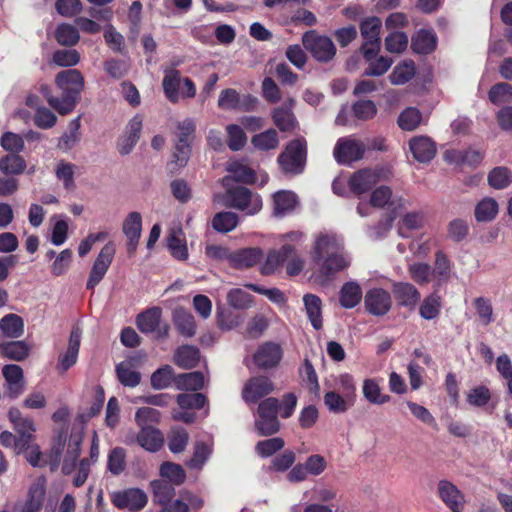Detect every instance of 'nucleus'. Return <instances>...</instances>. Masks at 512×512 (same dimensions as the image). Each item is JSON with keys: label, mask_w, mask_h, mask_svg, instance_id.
<instances>
[{"label": "nucleus", "mask_w": 512, "mask_h": 512, "mask_svg": "<svg viewBox=\"0 0 512 512\" xmlns=\"http://www.w3.org/2000/svg\"><path fill=\"white\" fill-rule=\"evenodd\" d=\"M55 84L62 91V96L61 99H50V106L61 115H66L73 111L79 100L84 77L77 69L63 70L56 75Z\"/></svg>", "instance_id": "3"}, {"label": "nucleus", "mask_w": 512, "mask_h": 512, "mask_svg": "<svg viewBox=\"0 0 512 512\" xmlns=\"http://www.w3.org/2000/svg\"><path fill=\"white\" fill-rule=\"evenodd\" d=\"M160 475L168 480L172 485H180L186 479L184 469L172 462H164L160 467Z\"/></svg>", "instance_id": "55"}, {"label": "nucleus", "mask_w": 512, "mask_h": 512, "mask_svg": "<svg viewBox=\"0 0 512 512\" xmlns=\"http://www.w3.org/2000/svg\"><path fill=\"white\" fill-rule=\"evenodd\" d=\"M498 211L497 201L494 198L485 197L475 206V219L478 222H490L496 218Z\"/></svg>", "instance_id": "38"}, {"label": "nucleus", "mask_w": 512, "mask_h": 512, "mask_svg": "<svg viewBox=\"0 0 512 512\" xmlns=\"http://www.w3.org/2000/svg\"><path fill=\"white\" fill-rule=\"evenodd\" d=\"M381 26V19L376 16L368 17L360 23V32L365 40L360 51L368 61L375 58L380 51L381 42L379 35Z\"/></svg>", "instance_id": "8"}, {"label": "nucleus", "mask_w": 512, "mask_h": 512, "mask_svg": "<svg viewBox=\"0 0 512 512\" xmlns=\"http://www.w3.org/2000/svg\"><path fill=\"white\" fill-rule=\"evenodd\" d=\"M115 372L118 381L125 387L134 388L141 382V373L133 369L132 359L118 363Z\"/></svg>", "instance_id": "29"}, {"label": "nucleus", "mask_w": 512, "mask_h": 512, "mask_svg": "<svg viewBox=\"0 0 512 512\" xmlns=\"http://www.w3.org/2000/svg\"><path fill=\"white\" fill-rule=\"evenodd\" d=\"M214 202L225 207L243 211L247 215L257 214L263 205L260 195L244 186L230 188L224 195H215Z\"/></svg>", "instance_id": "4"}, {"label": "nucleus", "mask_w": 512, "mask_h": 512, "mask_svg": "<svg viewBox=\"0 0 512 512\" xmlns=\"http://www.w3.org/2000/svg\"><path fill=\"white\" fill-rule=\"evenodd\" d=\"M274 383L266 376L250 378L243 386L242 399L247 403H256L274 391Z\"/></svg>", "instance_id": "13"}, {"label": "nucleus", "mask_w": 512, "mask_h": 512, "mask_svg": "<svg viewBox=\"0 0 512 512\" xmlns=\"http://www.w3.org/2000/svg\"><path fill=\"white\" fill-rule=\"evenodd\" d=\"M0 330L5 337L18 338L24 332V323L17 314H7L0 320Z\"/></svg>", "instance_id": "42"}, {"label": "nucleus", "mask_w": 512, "mask_h": 512, "mask_svg": "<svg viewBox=\"0 0 512 512\" xmlns=\"http://www.w3.org/2000/svg\"><path fill=\"white\" fill-rule=\"evenodd\" d=\"M292 251V245L285 244L279 250L271 251L265 263L261 267V273L263 275H270L274 273L284 262L285 256Z\"/></svg>", "instance_id": "36"}, {"label": "nucleus", "mask_w": 512, "mask_h": 512, "mask_svg": "<svg viewBox=\"0 0 512 512\" xmlns=\"http://www.w3.org/2000/svg\"><path fill=\"white\" fill-rule=\"evenodd\" d=\"M230 176L223 178V183L230 181V178L236 182L253 183L256 179L254 171L240 161H232L227 166Z\"/></svg>", "instance_id": "37"}, {"label": "nucleus", "mask_w": 512, "mask_h": 512, "mask_svg": "<svg viewBox=\"0 0 512 512\" xmlns=\"http://www.w3.org/2000/svg\"><path fill=\"white\" fill-rule=\"evenodd\" d=\"M138 433L130 430L126 433L124 443L127 445L139 444L149 452L159 451L164 444L162 432L155 427H139Z\"/></svg>", "instance_id": "9"}, {"label": "nucleus", "mask_w": 512, "mask_h": 512, "mask_svg": "<svg viewBox=\"0 0 512 512\" xmlns=\"http://www.w3.org/2000/svg\"><path fill=\"white\" fill-rule=\"evenodd\" d=\"M415 75V64L412 60H406L396 65L389 75V79L394 85H403L410 81Z\"/></svg>", "instance_id": "47"}, {"label": "nucleus", "mask_w": 512, "mask_h": 512, "mask_svg": "<svg viewBox=\"0 0 512 512\" xmlns=\"http://www.w3.org/2000/svg\"><path fill=\"white\" fill-rule=\"evenodd\" d=\"M80 120L76 118L69 123L68 132L64 133L58 142V148L64 151L72 149L80 139Z\"/></svg>", "instance_id": "56"}, {"label": "nucleus", "mask_w": 512, "mask_h": 512, "mask_svg": "<svg viewBox=\"0 0 512 512\" xmlns=\"http://www.w3.org/2000/svg\"><path fill=\"white\" fill-rule=\"evenodd\" d=\"M279 400L268 397L259 402L256 410L254 429L259 436H272L281 428L278 419Z\"/></svg>", "instance_id": "6"}, {"label": "nucleus", "mask_w": 512, "mask_h": 512, "mask_svg": "<svg viewBox=\"0 0 512 512\" xmlns=\"http://www.w3.org/2000/svg\"><path fill=\"white\" fill-rule=\"evenodd\" d=\"M80 342L81 330L79 328H73L70 333L67 350L64 354H61L58 359L57 369L60 372H66L76 363Z\"/></svg>", "instance_id": "23"}, {"label": "nucleus", "mask_w": 512, "mask_h": 512, "mask_svg": "<svg viewBox=\"0 0 512 512\" xmlns=\"http://www.w3.org/2000/svg\"><path fill=\"white\" fill-rule=\"evenodd\" d=\"M200 360V351L192 345H183L179 347L174 355V363L181 368H194Z\"/></svg>", "instance_id": "33"}, {"label": "nucleus", "mask_w": 512, "mask_h": 512, "mask_svg": "<svg viewBox=\"0 0 512 512\" xmlns=\"http://www.w3.org/2000/svg\"><path fill=\"white\" fill-rule=\"evenodd\" d=\"M488 97L495 105L510 103L512 102V86L506 82L497 83L489 90Z\"/></svg>", "instance_id": "58"}, {"label": "nucleus", "mask_w": 512, "mask_h": 512, "mask_svg": "<svg viewBox=\"0 0 512 512\" xmlns=\"http://www.w3.org/2000/svg\"><path fill=\"white\" fill-rule=\"evenodd\" d=\"M284 445L285 442L281 437H273L259 441L255 445V451L260 457L267 458L281 450Z\"/></svg>", "instance_id": "63"}, {"label": "nucleus", "mask_w": 512, "mask_h": 512, "mask_svg": "<svg viewBox=\"0 0 512 512\" xmlns=\"http://www.w3.org/2000/svg\"><path fill=\"white\" fill-rule=\"evenodd\" d=\"M392 293L397 303L409 310L415 309L421 297L417 288L407 282H394L392 284Z\"/></svg>", "instance_id": "21"}, {"label": "nucleus", "mask_w": 512, "mask_h": 512, "mask_svg": "<svg viewBox=\"0 0 512 512\" xmlns=\"http://www.w3.org/2000/svg\"><path fill=\"white\" fill-rule=\"evenodd\" d=\"M409 147L414 159L421 163L430 162L436 155V144L427 136L413 137Z\"/></svg>", "instance_id": "22"}, {"label": "nucleus", "mask_w": 512, "mask_h": 512, "mask_svg": "<svg viewBox=\"0 0 512 512\" xmlns=\"http://www.w3.org/2000/svg\"><path fill=\"white\" fill-rule=\"evenodd\" d=\"M55 38L60 45L72 47L79 42L80 35L75 26L63 23L56 28Z\"/></svg>", "instance_id": "51"}, {"label": "nucleus", "mask_w": 512, "mask_h": 512, "mask_svg": "<svg viewBox=\"0 0 512 512\" xmlns=\"http://www.w3.org/2000/svg\"><path fill=\"white\" fill-rule=\"evenodd\" d=\"M437 45L436 34L429 29H420L411 39V48L418 54H430Z\"/></svg>", "instance_id": "27"}, {"label": "nucleus", "mask_w": 512, "mask_h": 512, "mask_svg": "<svg viewBox=\"0 0 512 512\" xmlns=\"http://www.w3.org/2000/svg\"><path fill=\"white\" fill-rule=\"evenodd\" d=\"M227 144L232 151L241 150L247 143V136L243 128L236 124H230L226 127Z\"/></svg>", "instance_id": "59"}, {"label": "nucleus", "mask_w": 512, "mask_h": 512, "mask_svg": "<svg viewBox=\"0 0 512 512\" xmlns=\"http://www.w3.org/2000/svg\"><path fill=\"white\" fill-rule=\"evenodd\" d=\"M173 323L178 332L187 338L196 334V322L194 316L185 308L177 307L172 315Z\"/></svg>", "instance_id": "26"}, {"label": "nucleus", "mask_w": 512, "mask_h": 512, "mask_svg": "<svg viewBox=\"0 0 512 512\" xmlns=\"http://www.w3.org/2000/svg\"><path fill=\"white\" fill-rule=\"evenodd\" d=\"M303 302L307 317L315 330H320L323 327L322 318V300L315 294H305Z\"/></svg>", "instance_id": "28"}, {"label": "nucleus", "mask_w": 512, "mask_h": 512, "mask_svg": "<svg viewBox=\"0 0 512 512\" xmlns=\"http://www.w3.org/2000/svg\"><path fill=\"white\" fill-rule=\"evenodd\" d=\"M438 493L442 501L452 512H460L463 505V496L458 488L447 480L438 483Z\"/></svg>", "instance_id": "24"}, {"label": "nucleus", "mask_w": 512, "mask_h": 512, "mask_svg": "<svg viewBox=\"0 0 512 512\" xmlns=\"http://www.w3.org/2000/svg\"><path fill=\"white\" fill-rule=\"evenodd\" d=\"M379 179V171L371 168H363L350 176L348 185L354 194L361 195L368 192Z\"/></svg>", "instance_id": "18"}, {"label": "nucleus", "mask_w": 512, "mask_h": 512, "mask_svg": "<svg viewBox=\"0 0 512 512\" xmlns=\"http://www.w3.org/2000/svg\"><path fill=\"white\" fill-rule=\"evenodd\" d=\"M297 203L296 195L291 191H278L273 195L274 214L283 216L294 210Z\"/></svg>", "instance_id": "40"}, {"label": "nucleus", "mask_w": 512, "mask_h": 512, "mask_svg": "<svg viewBox=\"0 0 512 512\" xmlns=\"http://www.w3.org/2000/svg\"><path fill=\"white\" fill-rule=\"evenodd\" d=\"M313 260L318 265L319 272L326 277L350 265L342 240L332 233H321L317 236L313 247Z\"/></svg>", "instance_id": "1"}, {"label": "nucleus", "mask_w": 512, "mask_h": 512, "mask_svg": "<svg viewBox=\"0 0 512 512\" xmlns=\"http://www.w3.org/2000/svg\"><path fill=\"white\" fill-rule=\"evenodd\" d=\"M67 433L59 430L53 438L50 449L45 453L47 465L51 472L58 470L62 460V472L65 475L72 473L80 456L82 438L79 434H71L66 444Z\"/></svg>", "instance_id": "2"}, {"label": "nucleus", "mask_w": 512, "mask_h": 512, "mask_svg": "<svg viewBox=\"0 0 512 512\" xmlns=\"http://www.w3.org/2000/svg\"><path fill=\"white\" fill-rule=\"evenodd\" d=\"M238 221L239 217L234 212H219L212 219V227L220 233H227L236 228Z\"/></svg>", "instance_id": "49"}, {"label": "nucleus", "mask_w": 512, "mask_h": 512, "mask_svg": "<svg viewBox=\"0 0 512 512\" xmlns=\"http://www.w3.org/2000/svg\"><path fill=\"white\" fill-rule=\"evenodd\" d=\"M252 145L261 151L274 150L279 146V137L275 129L270 128L251 138Z\"/></svg>", "instance_id": "45"}, {"label": "nucleus", "mask_w": 512, "mask_h": 512, "mask_svg": "<svg viewBox=\"0 0 512 512\" xmlns=\"http://www.w3.org/2000/svg\"><path fill=\"white\" fill-rule=\"evenodd\" d=\"M304 48L320 63H328L334 59L337 49L332 39L320 35L316 30H309L302 36Z\"/></svg>", "instance_id": "7"}, {"label": "nucleus", "mask_w": 512, "mask_h": 512, "mask_svg": "<svg viewBox=\"0 0 512 512\" xmlns=\"http://www.w3.org/2000/svg\"><path fill=\"white\" fill-rule=\"evenodd\" d=\"M370 204L376 208H383L388 205L391 208V213H397L398 210L406 207V200L402 197H392L390 187L381 185L372 191Z\"/></svg>", "instance_id": "19"}, {"label": "nucleus", "mask_w": 512, "mask_h": 512, "mask_svg": "<svg viewBox=\"0 0 512 512\" xmlns=\"http://www.w3.org/2000/svg\"><path fill=\"white\" fill-rule=\"evenodd\" d=\"M190 155L191 144L185 141H177L172 155V160L167 165L169 171L174 174L184 168L190 159Z\"/></svg>", "instance_id": "34"}, {"label": "nucleus", "mask_w": 512, "mask_h": 512, "mask_svg": "<svg viewBox=\"0 0 512 512\" xmlns=\"http://www.w3.org/2000/svg\"><path fill=\"white\" fill-rule=\"evenodd\" d=\"M75 170L76 165L65 160H60L55 167L56 178L62 182L63 187L67 191H74L76 188L75 184Z\"/></svg>", "instance_id": "41"}, {"label": "nucleus", "mask_w": 512, "mask_h": 512, "mask_svg": "<svg viewBox=\"0 0 512 512\" xmlns=\"http://www.w3.org/2000/svg\"><path fill=\"white\" fill-rule=\"evenodd\" d=\"M294 106L295 100L288 98L282 105L272 110V121L281 132L291 133L297 128L298 121L293 112Z\"/></svg>", "instance_id": "16"}, {"label": "nucleus", "mask_w": 512, "mask_h": 512, "mask_svg": "<svg viewBox=\"0 0 512 512\" xmlns=\"http://www.w3.org/2000/svg\"><path fill=\"white\" fill-rule=\"evenodd\" d=\"M362 392L365 399L372 404L382 405L390 400L389 395L381 393V388L374 379L364 380Z\"/></svg>", "instance_id": "50"}, {"label": "nucleus", "mask_w": 512, "mask_h": 512, "mask_svg": "<svg viewBox=\"0 0 512 512\" xmlns=\"http://www.w3.org/2000/svg\"><path fill=\"white\" fill-rule=\"evenodd\" d=\"M228 304L237 310H245L252 306L253 296L240 288L231 289L227 294Z\"/></svg>", "instance_id": "54"}, {"label": "nucleus", "mask_w": 512, "mask_h": 512, "mask_svg": "<svg viewBox=\"0 0 512 512\" xmlns=\"http://www.w3.org/2000/svg\"><path fill=\"white\" fill-rule=\"evenodd\" d=\"M108 470L113 475L121 474L126 468V451L122 447H115L108 456Z\"/></svg>", "instance_id": "61"}, {"label": "nucleus", "mask_w": 512, "mask_h": 512, "mask_svg": "<svg viewBox=\"0 0 512 512\" xmlns=\"http://www.w3.org/2000/svg\"><path fill=\"white\" fill-rule=\"evenodd\" d=\"M162 310L159 307L150 308L140 313L136 318L138 329L145 334L155 332L160 326Z\"/></svg>", "instance_id": "30"}, {"label": "nucleus", "mask_w": 512, "mask_h": 512, "mask_svg": "<svg viewBox=\"0 0 512 512\" xmlns=\"http://www.w3.org/2000/svg\"><path fill=\"white\" fill-rule=\"evenodd\" d=\"M282 358L280 345L273 342L263 343L253 356L254 363L262 369L276 367Z\"/></svg>", "instance_id": "20"}, {"label": "nucleus", "mask_w": 512, "mask_h": 512, "mask_svg": "<svg viewBox=\"0 0 512 512\" xmlns=\"http://www.w3.org/2000/svg\"><path fill=\"white\" fill-rule=\"evenodd\" d=\"M29 346L24 341L0 343V354L14 361H22L29 354Z\"/></svg>", "instance_id": "43"}, {"label": "nucleus", "mask_w": 512, "mask_h": 512, "mask_svg": "<svg viewBox=\"0 0 512 512\" xmlns=\"http://www.w3.org/2000/svg\"><path fill=\"white\" fill-rule=\"evenodd\" d=\"M176 383L178 388L199 391L205 386V378L201 372L195 371L179 375Z\"/></svg>", "instance_id": "53"}, {"label": "nucleus", "mask_w": 512, "mask_h": 512, "mask_svg": "<svg viewBox=\"0 0 512 512\" xmlns=\"http://www.w3.org/2000/svg\"><path fill=\"white\" fill-rule=\"evenodd\" d=\"M148 501L146 493L139 488H130L115 492L112 495L113 504L119 509H127L131 512L142 510Z\"/></svg>", "instance_id": "12"}, {"label": "nucleus", "mask_w": 512, "mask_h": 512, "mask_svg": "<svg viewBox=\"0 0 512 512\" xmlns=\"http://www.w3.org/2000/svg\"><path fill=\"white\" fill-rule=\"evenodd\" d=\"M263 257L260 248H244L232 252L230 256V265L236 269L249 268L256 265Z\"/></svg>", "instance_id": "25"}, {"label": "nucleus", "mask_w": 512, "mask_h": 512, "mask_svg": "<svg viewBox=\"0 0 512 512\" xmlns=\"http://www.w3.org/2000/svg\"><path fill=\"white\" fill-rule=\"evenodd\" d=\"M177 404L181 409H202L208 402L202 393H181L177 395Z\"/></svg>", "instance_id": "57"}, {"label": "nucleus", "mask_w": 512, "mask_h": 512, "mask_svg": "<svg viewBox=\"0 0 512 512\" xmlns=\"http://www.w3.org/2000/svg\"><path fill=\"white\" fill-rule=\"evenodd\" d=\"M306 160L307 143L303 138L290 141L277 158L281 171L289 175L301 174L305 169Z\"/></svg>", "instance_id": "5"}, {"label": "nucleus", "mask_w": 512, "mask_h": 512, "mask_svg": "<svg viewBox=\"0 0 512 512\" xmlns=\"http://www.w3.org/2000/svg\"><path fill=\"white\" fill-rule=\"evenodd\" d=\"M364 305L367 312L374 316L386 315L392 306L391 295L382 288H373L366 292Z\"/></svg>", "instance_id": "15"}, {"label": "nucleus", "mask_w": 512, "mask_h": 512, "mask_svg": "<svg viewBox=\"0 0 512 512\" xmlns=\"http://www.w3.org/2000/svg\"><path fill=\"white\" fill-rule=\"evenodd\" d=\"M167 246L173 255L178 260H186L188 258V250L186 241L181 228L172 229L167 237Z\"/></svg>", "instance_id": "35"}, {"label": "nucleus", "mask_w": 512, "mask_h": 512, "mask_svg": "<svg viewBox=\"0 0 512 512\" xmlns=\"http://www.w3.org/2000/svg\"><path fill=\"white\" fill-rule=\"evenodd\" d=\"M25 168L26 161L18 153L8 154L0 160V170L6 175H19Z\"/></svg>", "instance_id": "48"}, {"label": "nucleus", "mask_w": 512, "mask_h": 512, "mask_svg": "<svg viewBox=\"0 0 512 512\" xmlns=\"http://www.w3.org/2000/svg\"><path fill=\"white\" fill-rule=\"evenodd\" d=\"M115 255V246L112 242H108L103 246L97 258L95 259L92 269L89 274V278L86 284V288L92 290L97 286L104 278L109 266Z\"/></svg>", "instance_id": "11"}, {"label": "nucleus", "mask_w": 512, "mask_h": 512, "mask_svg": "<svg viewBox=\"0 0 512 512\" xmlns=\"http://www.w3.org/2000/svg\"><path fill=\"white\" fill-rule=\"evenodd\" d=\"M181 84L180 73L177 70H170L163 79V89L166 97L173 103L179 99V90Z\"/></svg>", "instance_id": "52"}, {"label": "nucleus", "mask_w": 512, "mask_h": 512, "mask_svg": "<svg viewBox=\"0 0 512 512\" xmlns=\"http://www.w3.org/2000/svg\"><path fill=\"white\" fill-rule=\"evenodd\" d=\"M122 231L127 237V252L130 257L134 256L142 231V216L139 212H130L123 221Z\"/></svg>", "instance_id": "17"}, {"label": "nucleus", "mask_w": 512, "mask_h": 512, "mask_svg": "<svg viewBox=\"0 0 512 512\" xmlns=\"http://www.w3.org/2000/svg\"><path fill=\"white\" fill-rule=\"evenodd\" d=\"M362 299V289L355 281L346 282L339 293V301L342 307L351 309L357 306Z\"/></svg>", "instance_id": "32"}, {"label": "nucleus", "mask_w": 512, "mask_h": 512, "mask_svg": "<svg viewBox=\"0 0 512 512\" xmlns=\"http://www.w3.org/2000/svg\"><path fill=\"white\" fill-rule=\"evenodd\" d=\"M188 441V432L182 427H175L168 436V447L172 453H180L185 450Z\"/></svg>", "instance_id": "60"}, {"label": "nucleus", "mask_w": 512, "mask_h": 512, "mask_svg": "<svg viewBox=\"0 0 512 512\" xmlns=\"http://www.w3.org/2000/svg\"><path fill=\"white\" fill-rule=\"evenodd\" d=\"M422 122V113L416 107L405 108L398 116L397 124L404 131H413Z\"/></svg>", "instance_id": "46"}, {"label": "nucleus", "mask_w": 512, "mask_h": 512, "mask_svg": "<svg viewBox=\"0 0 512 512\" xmlns=\"http://www.w3.org/2000/svg\"><path fill=\"white\" fill-rule=\"evenodd\" d=\"M153 501L162 507L171 502L176 492L174 486L167 480H154L151 482Z\"/></svg>", "instance_id": "39"}, {"label": "nucleus", "mask_w": 512, "mask_h": 512, "mask_svg": "<svg viewBox=\"0 0 512 512\" xmlns=\"http://www.w3.org/2000/svg\"><path fill=\"white\" fill-rule=\"evenodd\" d=\"M173 380V368L169 365H165L151 375V386L154 389L160 390L169 387Z\"/></svg>", "instance_id": "64"}, {"label": "nucleus", "mask_w": 512, "mask_h": 512, "mask_svg": "<svg viewBox=\"0 0 512 512\" xmlns=\"http://www.w3.org/2000/svg\"><path fill=\"white\" fill-rule=\"evenodd\" d=\"M45 493L44 481L39 480L34 483L29 489L28 500L21 507L20 512H40L45 499Z\"/></svg>", "instance_id": "31"}, {"label": "nucleus", "mask_w": 512, "mask_h": 512, "mask_svg": "<svg viewBox=\"0 0 512 512\" xmlns=\"http://www.w3.org/2000/svg\"><path fill=\"white\" fill-rule=\"evenodd\" d=\"M366 151L365 144L352 137L339 138L334 150L333 156L339 164H351L363 158Z\"/></svg>", "instance_id": "10"}, {"label": "nucleus", "mask_w": 512, "mask_h": 512, "mask_svg": "<svg viewBox=\"0 0 512 512\" xmlns=\"http://www.w3.org/2000/svg\"><path fill=\"white\" fill-rule=\"evenodd\" d=\"M2 375L5 379L4 395L16 399L25 391V378L23 369L16 364H7L2 368Z\"/></svg>", "instance_id": "14"}, {"label": "nucleus", "mask_w": 512, "mask_h": 512, "mask_svg": "<svg viewBox=\"0 0 512 512\" xmlns=\"http://www.w3.org/2000/svg\"><path fill=\"white\" fill-rule=\"evenodd\" d=\"M487 181L493 189H505L512 183V171L505 166L495 167L488 173Z\"/></svg>", "instance_id": "44"}, {"label": "nucleus", "mask_w": 512, "mask_h": 512, "mask_svg": "<svg viewBox=\"0 0 512 512\" xmlns=\"http://www.w3.org/2000/svg\"><path fill=\"white\" fill-rule=\"evenodd\" d=\"M217 325L221 330L229 331L240 325L242 318L229 309H217Z\"/></svg>", "instance_id": "62"}]
</instances>
